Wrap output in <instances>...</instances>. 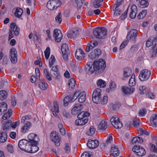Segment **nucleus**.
Returning <instances> with one entry per match:
<instances>
[{
    "label": "nucleus",
    "mask_w": 157,
    "mask_h": 157,
    "mask_svg": "<svg viewBox=\"0 0 157 157\" xmlns=\"http://www.w3.org/2000/svg\"><path fill=\"white\" fill-rule=\"evenodd\" d=\"M132 74V71L131 69L126 67L124 69L123 71V76L122 78L124 79L130 76Z\"/></svg>",
    "instance_id": "obj_26"
},
{
    "label": "nucleus",
    "mask_w": 157,
    "mask_h": 157,
    "mask_svg": "<svg viewBox=\"0 0 157 157\" xmlns=\"http://www.w3.org/2000/svg\"><path fill=\"white\" fill-rule=\"evenodd\" d=\"M85 70L88 74H91L96 71V68L94 67V63L91 62H88L85 66Z\"/></svg>",
    "instance_id": "obj_13"
},
{
    "label": "nucleus",
    "mask_w": 157,
    "mask_h": 157,
    "mask_svg": "<svg viewBox=\"0 0 157 157\" xmlns=\"http://www.w3.org/2000/svg\"><path fill=\"white\" fill-rule=\"evenodd\" d=\"M53 105L54 106L51 109V111L53 115L56 116L57 113L59 112V105L57 101H54Z\"/></svg>",
    "instance_id": "obj_24"
},
{
    "label": "nucleus",
    "mask_w": 157,
    "mask_h": 157,
    "mask_svg": "<svg viewBox=\"0 0 157 157\" xmlns=\"http://www.w3.org/2000/svg\"><path fill=\"white\" fill-rule=\"evenodd\" d=\"M150 122L151 125L154 127H157V114L153 115L150 118Z\"/></svg>",
    "instance_id": "obj_30"
},
{
    "label": "nucleus",
    "mask_w": 157,
    "mask_h": 157,
    "mask_svg": "<svg viewBox=\"0 0 157 157\" xmlns=\"http://www.w3.org/2000/svg\"><path fill=\"white\" fill-rule=\"evenodd\" d=\"M55 61V59L54 56L53 55H51L49 60V64L51 67L53 65Z\"/></svg>",
    "instance_id": "obj_58"
},
{
    "label": "nucleus",
    "mask_w": 157,
    "mask_h": 157,
    "mask_svg": "<svg viewBox=\"0 0 157 157\" xmlns=\"http://www.w3.org/2000/svg\"><path fill=\"white\" fill-rule=\"evenodd\" d=\"M142 139L139 137H135L132 140V143L133 144H137L142 142Z\"/></svg>",
    "instance_id": "obj_44"
},
{
    "label": "nucleus",
    "mask_w": 157,
    "mask_h": 157,
    "mask_svg": "<svg viewBox=\"0 0 157 157\" xmlns=\"http://www.w3.org/2000/svg\"><path fill=\"white\" fill-rule=\"evenodd\" d=\"M28 142V141L25 139L20 140L18 143V146L21 149L27 152L30 145Z\"/></svg>",
    "instance_id": "obj_11"
},
{
    "label": "nucleus",
    "mask_w": 157,
    "mask_h": 157,
    "mask_svg": "<svg viewBox=\"0 0 157 157\" xmlns=\"http://www.w3.org/2000/svg\"><path fill=\"white\" fill-rule=\"evenodd\" d=\"M93 33L94 36L97 38L104 39L107 36V30L104 27H98L94 29Z\"/></svg>",
    "instance_id": "obj_2"
},
{
    "label": "nucleus",
    "mask_w": 157,
    "mask_h": 157,
    "mask_svg": "<svg viewBox=\"0 0 157 157\" xmlns=\"http://www.w3.org/2000/svg\"><path fill=\"white\" fill-rule=\"evenodd\" d=\"M7 148L8 151L10 153H12L13 152V147L11 144H9L7 145Z\"/></svg>",
    "instance_id": "obj_60"
},
{
    "label": "nucleus",
    "mask_w": 157,
    "mask_h": 157,
    "mask_svg": "<svg viewBox=\"0 0 157 157\" xmlns=\"http://www.w3.org/2000/svg\"><path fill=\"white\" fill-rule=\"evenodd\" d=\"M94 67L96 68V72L101 73L104 71L106 67L105 62L104 60L100 59L97 61H94Z\"/></svg>",
    "instance_id": "obj_3"
},
{
    "label": "nucleus",
    "mask_w": 157,
    "mask_h": 157,
    "mask_svg": "<svg viewBox=\"0 0 157 157\" xmlns=\"http://www.w3.org/2000/svg\"><path fill=\"white\" fill-rule=\"evenodd\" d=\"M88 118L86 117L85 119L84 118H79L76 120L75 124L77 125H83L85 124L88 121Z\"/></svg>",
    "instance_id": "obj_23"
},
{
    "label": "nucleus",
    "mask_w": 157,
    "mask_h": 157,
    "mask_svg": "<svg viewBox=\"0 0 157 157\" xmlns=\"http://www.w3.org/2000/svg\"><path fill=\"white\" fill-rule=\"evenodd\" d=\"M64 149L65 151V152L67 153H69L71 149L70 146L68 144H66L64 148Z\"/></svg>",
    "instance_id": "obj_61"
},
{
    "label": "nucleus",
    "mask_w": 157,
    "mask_h": 157,
    "mask_svg": "<svg viewBox=\"0 0 157 157\" xmlns=\"http://www.w3.org/2000/svg\"><path fill=\"white\" fill-rule=\"evenodd\" d=\"M108 100V98L107 96H105L103 97L102 99H101L100 103L102 104H105L107 103Z\"/></svg>",
    "instance_id": "obj_53"
},
{
    "label": "nucleus",
    "mask_w": 157,
    "mask_h": 157,
    "mask_svg": "<svg viewBox=\"0 0 157 157\" xmlns=\"http://www.w3.org/2000/svg\"><path fill=\"white\" fill-rule=\"evenodd\" d=\"M121 3L122 2L121 0H117V3L114 5L113 8V10H115L116 9H118V8L121 5Z\"/></svg>",
    "instance_id": "obj_55"
},
{
    "label": "nucleus",
    "mask_w": 157,
    "mask_h": 157,
    "mask_svg": "<svg viewBox=\"0 0 157 157\" xmlns=\"http://www.w3.org/2000/svg\"><path fill=\"white\" fill-rule=\"evenodd\" d=\"M23 13V10L20 8H17L14 13L15 16L17 17H20L22 14Z\"/></svg>",
    "instance_id": "obj_36"
},
{
    "label": "nucleus",
    "mask_w": 157,
    "mask_h": 157,
    "mask_svg": "<svg viewBox=\"0 0 157 157\" xmlns=\"http://www.w3.org/2000/svg\"><path fill=\"white\" fill-rule=\"evenodd\" d=\"M7 135L6 132H2L0 134V143H4L7 140Z\"/></svg>",
    "instance_id": "obj_34"
},
{
    "label": "nucleus",
    "mask_w": 157,
    "mask_h": 157,
    "mask_svg": "<svg viewBox=\"0 0 157 157\" xmlns=\"http://www.w3.org/2000/svg\"><path fill=\"white\" fill-rule=\"evenodd\" d=\"M147 11L145 10H143L140 13L137 15V18L139 19H143L146 16L147 14Z\"/></svg>",
    "instance_id": "obj_37"
},
{
    "label": "nucleus",
    "mask_w": 157,
    "mask_h": 157,
    "mask_svg": "<svg viewBox=\"0 0 157 157\" xmlns=\"http://www.w3.org/2000/svg\"><path fill=\"white\" fill-rule=\"evenodd\" d=\"M140 93L141 94H146L148 91V89L144 86H141L139 87Z\"/></svg>",
    "instance_id": "obj_43"
},
{
    "label": "nucleus",
    "mask_w": 157,
    "mask_h": 157,
    "mask_svg": "<svg viewBox=\"0 0 157 157\" xmlns=\"http://www.w3.org/2000/svg\"><path fill=\"white\" fill-rule=\"evenodd\" d=\"M106 84L105 82L101 79L98 80L97 82L98 86L101 88L105 87L106 86Z\"/></svg>",
    "instance_id": "obj_46"
},
{
    "label": "nucleus",
    "mask_w": 157,
    "mask_h": 157,
    "mask_svg": "<svg viewBox=\"0 0 157 157\" xmlns=\"http://www.w3.org/2000/svg\"><path fill=\"white\" fill-rule=\"evenodd\" d=\"M32 124L30 122H27L21 128V132L23 134H25L28 132L32 126Z\"/></svg>",
    "instance_id": "obj_17"
},
{
    "label": "nucleus",
    "mask_w": 157,
    "mask_h": 157,
    "mask_svg": "<svg viewBox=\"0 0 157 157\" xmlns=\"http://www.w3.org/2000/svg\"><path fill=\"white\" fill-rule=\"evenodd\" d=\"M95 128L94 126H91L87 131L86 134L89 136H92L94 134L95 132Z\"/></svg>",
    "instance_id": "obj_40"
},
{
    "label": "nucleus",
    "mask_w": 157,
    "mask_h": 157,
    "mask_svg": "<svg viewBox=\"0 0 157 157\" xmlns=\"http://www.w3.org/2000/svg\"><path fill=\"white\" fill-rule=\"evenodd\" d=\"M89 113L87 112H82L80 113L77 116L78 118H84L85 119L89 116Z\"/></svg>",
    "instance_id": "obj_38"
},
{
    "label": "nucleus",
    "mask_w": 157,
    "mask_h": 157,
    "mask_svg": "<svg viewBox=\"0 0 157 157\" xmlns=\"http://www.w3.org/2000/svg\"><path fill=\"white\" fill-rule=\"evenodd\" d=\"M38 143L36 144L31 143L29 145L27 152L30 153H35L39 149V147L37 146Z\"/></svg>",
    "instance_id": "obj_20"
},
{
    "label": "nucleus",
    "mask_w": 157,
    "mask_h": 157,
    "mask_svg": "<svg viewBox=\"0 0 157 157\" xmlns=\"http://www.w3.org/2000/svg\"><path fill=\"white\" fill-rule=\"evenodd\" d=\"M44 55L46 59H48L50 53V48L49 47H47L44 52Z\"/></svg>",
    "instance_id": "obj_48"
},
{
    "label": "nucleus",
    "mask_w": 157,
    "mask_h": 157,
    "mask_svg": "<svg viewBox=\"0 0 157 157\" xmlns=\"http://www.w3.org/2000/svg\"><path fill=\"white\" fill-rule=\"evenodd\" d=\"M129 84L130 86H133L136 84L135 75L133 74L129 81Z\"/></svg>",
    "instance_id": "obj_42"
},
{
    "label": "nucleus",
    "mask_w": 157,
    "mask_h": 157,
    "mask_svg": "<svg viewBox=\"0 0 157 157\" xmlns=\"http://www.w3.org/2000/svg\"><path fill=\"white\" fill-rule=\"evenodd\" d=\"M98 128L100 130L104 131L107 128V122L105 120H102L98 124Z\"/></svg>",
    "instance_id": "obj_25"
},
{
    "label": "nucleus",
    "mask_w": 157,
    "mask_h": 157,
    "mask_svg": "<svg viewBox=\"0 0 157 157\" xmlns=\"http://www.w3.org/2000/svg\"><path fill=\"white\" fill-rule=\"evenodd\" d=\"M61 4L58 0H50L47 3V6L48 9L53 10L57 9Z\"/></svg>",
    "instance_id": "obj_4"
},
{
    "label": "nucleus",
    "mask_w": 157,
    "mask_h": 157,
    "mask_svg": "<svg viewBox=\"0 0 157 157\" xmlns=\"http://www.w3.org/2000/svg\"><path fill=\"white\" fill-rule=\"evenodd\" d=\"M139 6L142 8L147 7L149 5L147 0H139Z\"/></svg>",
    "instance_id": "obj_33"
},
{
    "label": "nucleus",
    "mask_w": 157,
    "mask_h": 157,
    "mask_svg": "<svg viewBox=\"0 0 157 157\" xmlns=\"http://www.w3.org/2000/svg\"><path fill=\"white\" fill-rule=\"evenodd\" d=\"M39 88L42 90H45L48 87L47 84H46L43 80L40 81L39 83Z\"/></svg>",
    "instance_id": "obj_41"
},
{
    "label": "nucleus",
    "mask_w": 157,
    "mask_h": 157,
    "mask_svg": "<svg viewBox=\"0 0 157 157\" xmlns=\"http://www.w3.org/2000/svg\"><path fill=\"white\" fill-rule=\"evenodd\" d=\"M44 71L47 79L49 81L51 80H52V76L50 73L46 69H44Z\"/></svg>",
    "instance_id": "obj_52"
},
{
    "label": "nucleus",
    "mask_w": 157,
    "mask_h": 157,
    "mask_svg": "<svg viewBox=\"0 0 157 157\" xmlns=\"http://www.w3.org/2000/svg\"><path fill=\"white\" fill-rule=\"evenodd\" d=\"M101 53V50L99 49H94L89 54V57L91 59H93L98 57Z\"/></svg>",
    "instance_id": "obj_18"
},
{
    "label": "nucleus",
    "mask_w": 157,
    "mask_h": 157,
    "mask_svg": "<svg viewBox=\"0 0 157 157\" xmlns=\"http://www.w3.org/2000/svg\"><path fill=\"white\" fill-rule=\"evenodd\" d=\"M119 119L118 117L114 116L110 120L112 125L116 128H119L122 127L123 124L119 120Z\"/></svg>",
    "instance_id": "obj_10"
},
{
    "label": "nucleus",
    "mask_w": 157,
    "mask_h": 157,
    "mask_svg": "<svg viewBox=\"0 0 157 157\" xmlns=\"http://www.w3.org/2000/svg\"><path fill=\"white\" fill-rule=\"evenodd\" d=\"M128 10H129L130 12L129 15L131 19H134L135 18L137 12V6L135 5H131L130 4L126 10L122 14L121 16V19L123 20L126 18Z\"/></svg>",
    "instance_id": "obj_1"
},
{
    "label": "nucleus",
    "mask_w": 157,
    "mask_h": 157,
    "mask_svg": "<svg viewBox=\"0 0 157 157\" xmlns=\"http://www.w3.org/2000/svg\"><path fill=\"white\" fill-rule=\"evenodd\" d=\"M103 0H94L93 2L94 6L95 8H98L101 5L100 2H102Z\"/></svg>",
    "instance_id": "obj_51"
},
{
    "label": "nucleus",
    "mask_w": 157,
    "mask_h": 157,
    "mask_svg": "<svg viewBox=\"0 0 157 157\" xmlns=\"http://www.w3.org/2000/svg\"><path fill=\"white\" fill-rule=\"evenodd\" d=\"M56 21L59 23H60L62 21V16L61 14L60 13L55 17Z\"/></svg>",
    "instance_id": "obj_57"
},
{
    "label": "nucleus",
    "mask_w": 157,
    "mask_h": 157,
    "mask_svg": "<svg viewBox=\"0 0 157 157\" xmlns=\"http://www.w3.org/2000/svg\"><path fill=\"white\" fill-rule=\"evenodd\" d=\"M150 146L151 151L155 152H157V148L154 144L151 143L150 144Z\"/></svg>",
    "instance_id": "obj_62"
},
{
    "label": "nucleus",
    "mask_w": 157,
    "mask_h": 157,
    "mask_svg": "<svg viewBox=\"0 0 157 157\" xmlns=\"http://www.w3.org/2000/svg\"><path fill=\"white\" fill-rule=\"evenodd\" d=\"M132 150L139 156H143L146 154L145 149L139 145L134 146L132 148Z\"/></svg>",
    "instance_id": "obj_9"
},
{
    "label": "nucleus",
    "mask_w": 157,
    "mask_h": 157,
    "mask_svg": "<svg viewBox=\"0 0 157 157\" xmlns=\"http://www.w3.org/2000/svg\"><path fill=\"white\" fill-rule=\"evenodd\" d=\"M12 110L9 109L7 113L5 114L2 117V118L4 120H7L12 115Z\"/></svg>",
    "instance_id": "obj_39"
},
{
    "label": "nucleus",
    "mask_w": 157,
    "mask_h": 157,
    "mask_svg": "<svg viewBox=\"0 0 157 157\" xmlns=\"http://www.w3.org/2000/svg\"><path fill=\"white\" fill-rule=\"evenodd\" d=\"M17 52L16 49L13 48H12L10 50V55L11 62L15 63L17 61Z\"/></svg>",
    "instance_id": "obj_14"
},
{
    "label": "nucleus",
    "mask_w": 157,
    "mask_h": 157,
    "mask_svg": "<svg viewBox=\"0 0 157 157\" xmlns=\"http://www.w3.org/2000/svg\"><path fill=\"white\" fill-rule=\"evenodd\" d=\"M7 93L6 91L2 90L0 91V99L3 100L6 98L7 97Z\"/></svg>",
    "instance_id": "obj_47"
},
{
    "label": "nucleus",
    "mask_w": 157,
    "mask_h": 157,
    "mask_svg": "<svg viewBox=\"0 0 157 157\" xmlns=\"http://www.w3.org/2000/svg\"><path fill=\"white\" fill-rule=\"evenodd\" d=\"M50 138L56 146H59L61 141V138L59 137L58 133L55 131H52L50 134Z\"/></svg>",
    "instance_id": "obj_6"
},
{
    "label": "nucleus",
    "mask_w": 157,
    "mask_h": 157,
    "mask_svg": "<svg viewBox=\"0 0 157 157\" xmlns=\"http://www.w3.org/2000/svg\"><path fill=\"white\" fill-rule=\"evenodd\" d=\"M99 142L97 140L89 139L88 141L87 146L89 148L94 149L99 145Z\"/></svg>",
    "instance_id": "obj_19"
},
{
    "label": "nucleus",
    "mask_w": 157,
    "mask_h": 157,
    "mask_svg": "<svg viewBox=\"0 0 157 157\" xmlns=\"http://www.w3.org/2000/svg\"><path fill=\"white\" fill-rule=\"evenodd\" d=\"M101 90L99 88H97L94 90L93 92L92 95L101 96Z\"/></svg>",
    "instance_id": "obj_49"
},
{
    "label": "nucleus",
    "mask_w": 157,
    "mask_h": 157,
    "mask_svg": "<svg viewBox=\"0 0 157 157\" xmlns=\"http://www.w3.org/2000/svg\"><path fill=\"white\" fill-rule=\"evenodd\" d=\"M151 75L150 71L146 69H143L140 72L139 76V78L141 81H145L149 78Z\"/></svg>",
    "instance_id": "obj_5"
},
{
    "label": "nucleus",
    "mask_w": 157,
    "mask_h": 157,
    "mask_svg": "<svg viewBox=\"0 0 157 157\" xmlns=\"http://www.w3.org/2000/svg\"><path fill=\"white\" fill-rule=\"evenodd\" d=\"M76 82L74 79L71 78L68 81V85L69 88H74Z\"/></svg>",
    "instance_id": "obj_35"
},
{
    "label": "nucleus",
    "mask_w": 157,
    "mask_h": 157,
    "mask_svg": "<svg viewBox=\"0 0 157 157\" xmlns=\"http://www.w3.org/2000/svg\"><path fill=\"white\" fill-rule=\"evenodd\" d=\"M122 90L125 94H132L135 89L133 87L124 86L122 88Z\"/></svg>",
    "instance_id": "obj_28"
},
{
    "label": "nucleus",
    "mask_w": 157,
    "mask_h": 157,
    "mask_svg": "<svg viewBox=\"0 0 157 157\" xmlns=\"http://www.w3.org/2000/svg\"><path fill=\"white\" fill-rule=\"evenodd\" d=\"M90 154L89 152H85L82 154L81 157H90Z\"/></svg>",
    "instance_id": "obj_64"
},
{
    "label": "nucleus",
    "mask_w": 157,
    "mask_h": 157,
    "mask_svg": "<svg viewBox=\"0 0 157 157\" xmlns=\"http://www.w3.org/2000/svg\"><path fill=\"white\" fill-rule=\"evenodd\" d=\"M116 85L113 81H111L109 85V88L110 90H113L116 87Z\"/></svg>",
    "instance_id": "obj_63"
},
{
    "label": "nucleus",
    "mask_w": 157,
    "mask_h": 157,
    "mask_svg": "<svg viewBox=\"0 0 157 157\" xmlns=\"http://www.w3.org/2000/svg\"><path fill=\"white\" fill-rule=\"evenodd\" d=\"M145 94L147 98L150 99H154L155 98V94L151 92H148L147 91Z\"/></svg>",
    "instance_id": "obj_54"
},
{
    "label": "nucleus",
    "mask_w": 157,
    "mask_h": 157,
    "mask_svg": "<svg viewBox=\"0 0 157 157\" xmlns=\"http://www.w3.org/2000/svg\"><path fill=\"white\" fill-rule=\"evenodd\" d=\"M61 51L62 53L69 52L68 45L66 44H63L61 46Z\"/></svg>",
    "instance_id": "obj_45"
},
{
    "label": "nucleus",
    "mask_w": 157,
    "mask_h": 157,
    "mask_svg": "<svg viewBox=\"0 0 157 157\" xmlns=\"http://www.w3.org/2000/svg\"><path fill=\"white\" fill-rule=\"evenodd\" d=\"M7 109V105L6 102H2L0 103V115L3 114Z\"/></svg>",
    "instance_id": "obj_31"
},
{
    "label": "nucleus",
    "mask_w": 157,
    "mask_h": 157,
    "mask_svg": "<svg viewBox=\"0 0 157 157\" xmlns=\"http://www.w3.org/2000/svg\"><path fill=\"white\" fill-rule=\"evenodd\" d=\"M75 100L74 99V95L73 97L72 98L70 96H66L64 98L63 100L64 105V106H67V105L68 103L69 102H73Z\"/></svg>",
    "instance_id": "obj_32"
},
{
    "label": "nucleus",
    "mask_w": 157,
    "mask_h": 157,
    "mask_svg": "<svg viewBox=\"0 0 157 157\" xmlns=\"http://www.w3.org/2000/svg\"><path fill=\"white\" fill-rule=\"evenodd\" d=\"M10 27L11 29L10 31L13 32L16 36H17L19 32V29L18 28L17 26L14 23H12L11 24Z\"/></svg>",
    "instance_id": "obj_27"
},
{
    "label": "nucleus",
    "mask_w": 157,
    "mask_h": 157,
    "mask_svg": "<svg viewBox=\"0 0 157 157\" xmlns=\"http://www.w3.org/2000/svg\"><path fill=\"white\" fill-rule=\"evenodd\" d=\"M146 113V110L144 109H143L139 111V115L141 117L144 116L145 115Z\"/></svg>",
    "instance_id": "obj_59"
},
{
    "label": "nucleus",
    "mask_w": 157,
    "mask_h": 157,
    "mask_svg": "<svg viewBox=\"0 0 157 157\" xmlns=\"http://www.w3.org/2000/svg\"><path fill=\"white\" fill-rule=\"evenodd\" d=\"M53 36L55 41L57 42H59L62 38L61 32L58 29H56L54 30Z\"/></svg>",
    "instance_id": "obj_16"
},
{
    "label": "nucleus",
    "mask_w": 157,
    "mask_h": 157,
    "mask_svg": "<svg viewBox=\"0 0 157 157\" xmlns=\"http://www.w3.org/2000/svg\"><path fill=\"white\" fill-rule=\"evenodd\" d=\"M86 94L85 92H82L81 90H78L76 91L74 94V99L76 100L78 97V101L80 103L83 102L86 100Z\"/></svg>",
    "instance_id": "obj_7"
},
{
    "label": "nucleus",
    "mask_w": 157,
    "mask_h": 157,
    "mask_svg": "<svg viewBox=\"0 0 157 157\" xmlns=\"http://www.w3.org/2000/svg\"><path fill=\"white\" fill-rule=\"evenodd\" d=\"M19 124V121H17L12 123L11 121H9L8 122L4 124L3 128V129L5 130L9 129L11 127L15 128Z\"/></svg>",
    "instance_id": "obj_12"
},
{
    "label": "nucleus",
    "mask_w": 157,
    "mask_h": 157,
    "mask_svg": "<svg viewBox=\"0 0 157 157\" xmlns=\"http://www.w3.org/2000/svg\"><path fill=\"white\" fill-rule=\"evenodd\" d=\"M28 138L29 140L28 141L29 144H31V143L35 144L36 143H38L39 140L37 135L33 133L29 134L28 136Z\"/></svg>",
    "instance_id": "obj_15"
},
{
    "label": "nucleus",
    "mask_w": 157,
    "mask_h": 157,
    "mask_svg": "<svg viewBox=\"0 0 157 157\" xmlns=\"http://www.w3.org/2000/svg\"><path fill=\"white\" fill-rule=\"evenodd\" d=\"M82 105L80 104H76L71 110V113L74 115L78 114L82 110Z\"/></svg>",
    "instance_id": "obj_22"
},
{
    "label": "nucleus",
    "mask_w": 157,
    "mask_h": 157,
    "mask_svg": "<svg viewBox=\"0 0 157 157\" xmlns=\"http://www.w3.org/2000/svg\"><path fill=\"white\" fill-rule=\"evenodd\" d=\"M31 118L32 117L30 115L25 116L22 117L21 120V122L24 123Z\"/></svg>",
    "instance_id": "obj_56"
},
{
    "label": "nucleus",
    "mask_w": 157,
    "mask_h": 157,
    "mask_svg": "<svg viewBox=\"0 0 157 157\" xmlns=\"http://www.w3.org/2000/svg\"><path fill=\"white\" fill-rule=\"evenodd\" d=\"M137 34L138 31L137 30L134 29H131L128 33L126 41L135 42Z\"/></svg>",
    "instance_id": "obj_8"
},
{
    "label": "nucleus",
    "mask_w": 157,
    "mask_h": 157,
    "mask_svg": "<svg viewBox=\"0 0 157 157\" xmlns=\"http://www.w3.org/2000/svg\"><path fill=\"white\" fill-rule=\"evenodd\" d=\"M119 155V151L117 147L113 146L111 148L110 155L114 156H117Z\"/></svg>",
    "instance_id": "obj_29"
},
{
    "label": "nucleus",
    "mask_w": 157,
    "mask_h": 157,
    "mask_svg": "<svg viewBox=\"0 0 157 157\" xmlns=\"http://www.w3.org/2000/svg\"><path fill=\"white\" fill-rule=\"evenodd\" d=\"M101 97V96L92 95V100L94 102L96 103L100 104Z\"/></svg>",
    "instance_id": "obj_50"
},
{
    "label": "nucleus",
    "mask_w": 157,
    "mask_h": 157,
    "mask_svg": "<svg viewBox=\"0 0 157 157\" xmlns=\"http://www.w3.org/2000/svg\"><path fill=\"white\" fill-rule=\"evenodd\" d=\"M75 57L78 60H81L85 57V54L82 50L80 48L77 49L75 53Z\"/></svg>",
    "instance_id": "obj_21"
}]
</instances>
